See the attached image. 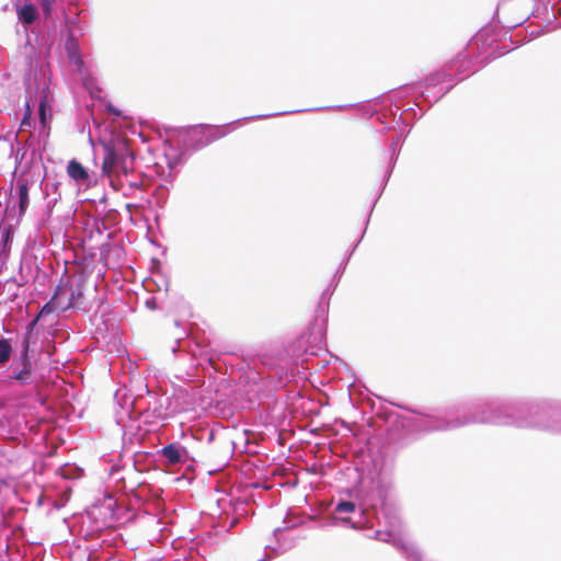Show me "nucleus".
I'll use <instances>...</instances> for the list:
<instances>
[{"instance_id":"f8f14e48","label":"nucleus","mask_w":561,"mask_h":561,"mask_svg":"<svg viewBox=\"0 0 561 561\" xmlns=\"http://www.w3.org/2000/svg\"><path fill=\"white\" fill-rule=\"evenodd\" d=\"M230 125L231 123L221 126H193L187 131L186 142L192 149L199 150L209 144L222 138L228 133Z\"/></svg>"},{"instance_id":"aec40b11","label":"nucleus","mask_w":561,"mask_h":561,"mask_svg":"<svg viewBox=\"0 0 561 561\" xmlns=\"http://www.w3.org/2000/svg\"><path fill=\"white\" fill-rule=\"evenodd\" d=\"M58 186L55 183H45L44 184V193L46 198V211L48 215L51 214L53 208L57 204L60 198V194L57 192Z\"/></svg>"},{"instance_id":"b1692460","label":"nucleus","mask_w":561,"mask_h":561,"mask_svg":"<svg viewBox=\"0 0 561 561\" xmlns=\"http://www.w3.org/2000/svg\"><path fill=\"white\" fill-rule=\"evenodd\" d=\"M69 289H70V297L68 299V301L61 306V310L62 311H66L70 308H73L77 306L78 301L83 297V289L80 285H77L75 288L72 287V285L70 284L69 285Z\"/></svg>"},{"instance_id":"473e14b6","label":"nucleus","mask_w":561,"mask_h":561,"mask_svg":"<svg viewBox=\"0 0 561 561\" xmlns=\"http://www.w3.org/2000/svg\"><path fill=\"white\" fill-rule=\"evenodd\" d=\"M107 110H108L110 113H113L115 115L119 114V111L116 110L113 105H108Z\"/></svg>"},{"instance_id":"f257e3e1","label":"nucleus","mask_w":561,"mask_h":561,"mask_svg":"<svg viewBox=\"0 0 561 561\" xmlns=\"http://www.w3.org/2000/svg\"><path fill=\"white\" fill-rule=\"evenodd\" d=\"M454 85L453 75L444 70L428 76L423 82L405 84L381 101L379 110L376 111L377 119L385 126L383 129H392L394 124L398 125L400 123L407 126L410 119L414 121L422 117L424 111L420 102H414L421 111L419 115L414 107H408L398 116V112L401 108L397 104L399 101L403 98L412 96L415 101L422 99L423 102L431 105L437 102Z\"/></svg>"},{"instance_id":"a878e982","label":"nucleus","mask_w":561,"mask_h":561,"mask_svg":"<svg viewBox=\"0 0 561 561\" xmlns=\"http://www.w3.org/2000/svg\"><path fill=\"white\" fill-rule=\"evenodd\" d=\"M12 351L10 339L0 337V365H4L10 360Z\"/></svg>"},{"instance_id":"20e7f679","label":"nucleus","mask_w":561,"mask_h":561,"mask_svg":"<svg viewBox=\"0 0 561 561\" xmlns=\"http://www.w3.org/2000/svg\"><path fill=\"white\" fill-rule=\"evenodd\" d=\"M314 354L307 348L306 337L300 336L284 350L260 354L257 360L262 368L259 374L266 375L274 387H283L300 374V369L308 368L309 356Z\"/></svg>"},{"instance_id":"393cba45","label":"nucleus","mask_w":561,"mask_h":561,"mask_svg":"<svg viewBox=\"0 0 561 561\" xmlns=\"http://www.w3.org/2000/svg\"><path fill=\"white\" fill-rule=\"evenodd\" d=\"M174 394L178 399H183V404L187 407L192 405L195 401L194 387H192L191 385L179 388L178 390H175Z\"/></svg>"},{"instance_id":"f704fd0d","label":"nucleus","mask_w":561,"mask_h":561,"mask_svg":"<svg viewBox=\"0 0 561 561\" xmlns=\"http://www.w3.org/2000/svg\"><path fill=\"white\" fill-rule=\"evenodd\" d=\"M146 305H147V307H149V308H153V301H152V300H147V301H146Z\"/></svg>"},{"instance_id":"6e6552de","label":"nucleus","mask_w":561,"mask_h":561,"mask_svg":"<svg viewBox=\"0 0 561 561\" xmlns=\"http://www.w3.org/2000/svg\"><path fill=\"white\" fill-rule=\"evenodd\" d=\"M518 419H523L526 424L517 425V428H536L561 434V401H520Z\"/></svg>"},{"instance_id":"423d86ee","label":"nucleus","mask_w":561,"mask_h":561,"mask_svg":"<svg viewBox=\"0 0 561 561\" xmlns=\"http://www.w3.org/2000/svg\"><path fill=\"white\" fill-rule=\"evenodd\" d=\"M494 42L495 38L489 35L488 30L479 31L471 38L467 51L459 54L457 58L449 64L446 70L453 75L455 84L476 72L478 70L476 64L479 62L481 67L492 59L504 56L511 50L506 45L492 48Z\"/></svg>"},{"instance_id":"a211bd4d","label":"nucleus","mask_w":561,"mask_h":561,"mask_svg":"<svg viewBox=\"0 0 561 561\" xmlns=\"http://www.w3.org/2000/svg\"><path fill=\"white\" fill-rule=\"evenodd\" d=\"M67 173L78 184L88 185L91 182V176L88 172V169L76 159L69 161L67 165Z\"/></svg>"},{"instance_id":"412c9836","label":"nucleus","mask_w":561,"mask_h":561,"mask_svg":"<svg viewBox=\"0 0 561 561\" xmlns=\"http://www.w3.org/2000/svg\"><path fill=\"white\" fill-rule=\"evenodd\" d=\"M58 306H62L60 305L57 300L50 298L41 309L38 316L33 320L31 321L28 324H27V328L26 330L28 332H32L34 327L36 325L38 319L43 316H47L49 313H51Z\"/></svg>"},{"instance_id":"c9c22d12","label":"nucleus","mask_w":561,"mask_h":561,"mask_svg":"<svg viewBox=\"0 0 561 561\" xmlns=\"http://www.w3.org/2000/svg\"><path fill=\"white\" fill-rule=\"evenodd\" d=\"M344 107H346V105H339V106H336V108H344Z\"/></svg>"},{"instance_id":"6ab92c4d","label":"nucleus","mask_w":561,"mask_h":561,"mask_svg":"<svg viewBox=\"0 0 561 561\" xmlns=\"http://www.w3.org/2000/svg\"><path fill=\"white\" fill-rule=\"evenodd\" d=\"M402 142H403L402 133H400L399 135L393 136L391 138V142L389 145V150H388L389 163H388V169L386 171V179H389L392 173V170L394 168V164L397 162L398 156L401 150Z\"/></svg>"},{"instance_id":"2eb2a0df","label":"nucleus","mask_w":561,"mask_h":561,"mask_svg":"<svg viewBox=\"0 0 561 561\" xmlns=\"http://www.w3.org/2000/svg\"><path fill=\"white\" fill-rule=\"evenodd\" d=\"M365 231H366V228L362 232L360 238L354 244V247H353L352 251L350 252V254L341 263L340 268L335 273L331 284L323 290V293H322V295L320 297L319 306H323V305H325L327 307L329 306V300H330V298H331V296H332V294H333V291H334V289H335V287L337 285L339 278L341 277V274L345 270V266H346V264H347V262L350 260V256L352 255V253L354 252V250L357 248L358 243L363 239V237L365 234Z\"/></svg>"},{"instance_id":"7ed1b4c3","label":"nucleus","mask_w":561,"mask_h":561,"mask_svg":"<svg viewBox=\"0 0 561 561\" xmlns=\"http://www.w3.org/2000/svg\"><path fill=\"white\" fill-rule=\"evenodd\" d=\"M393 488L390 479L380 478L376 484V494L379 501V508L376 503L368 504L378 529L374 538L391 543L400 550L408 561H422V556L414 543L405 539L402 531V522L398 510L387 502L388 495Z\"/></svg>"},{"instance_id":"39448f33","label":"nucleus","mask_w":561,"mask_h":561,"mask_svg":"<svg viewBox=\"0 0 561 561\" xmlns=\"http://www.w3.org/2000/svg\"><path fill=\"white\" fill-rule=\"evenodd\" d=\"M492 398H479L456 407L444 415H424L416 426L424 432L450 431L471 424L491 425Z\"/></svg>"},{"instance_id":"7c9ffc66","label":"nucleus","mask_w":561,"mask_h":561,"mask_svg":"<svg viewBox=\"0 0 561 561\" xmlns=\"http://www.w3.org/2000/svg\"><path fill=\"white\" fill-rule=\"evenodd\" d=\"M302 111H304V110L285 111V112H279V113H275V114H264V115H255V116H251V117H244L243 119H244V121H249V119H262V118H268V117L278 116V115H286V114H291V113H299V112H302Z\"/></svg>"},{"instance_id":"9b49d317","label":"nucleus","mask_w":561,"mask_h":561,"mask_svg":"<svg viewBox=\"0 0 561 561\" xmlns=\"http://www.w3.org/2000/svg\"><path fill=\"white\" fill-rule=\"evenodd\" d=\"M520 411V401L504 400L492 398L491 425L512 426L526 424L523 419H518Z\"/></svg>"},{"instance_id":"c85d7f7f","label":"nucleus","mask_w":561,"mask_h":561,"mask_svg":"<svg viewBox=\"0 0 561 561\" xmlns=\"http://www.w3.org/2000/svg\"><path fill=\"white\" fill-rule=\"evenodd\" d=\"M57 0H38L43 15L45 20H48L53 15V5Z\"/></svg>"},{"instance_id":"f03ea898","label":"nucleus","mask_w":561,"mask_h":561,"mask_svg":"<svg viewBox=\"0 0 561 561\" xmlns=\"http://www.w3.org/2000/svg\"><path fill=\"white\" fill-rule=\"evenodd\" d=\"M27 69L24 77L25 112L20 125V131L34 126L33 107L38 106V141L46 145L50 131L51 107L54 96L50 91V71L48 65L36 57L35 53L26 58Z\"/></svg>"},{"instance_id":"f3484780","label":"nucleus","mask_w":561,"mask_h":561,"mask_svg":"<svg viewBox=\"0 0 561 561\" xmlns=\"http://www.w3.org/2000/svg\"><path fill=\"white\" fill-rule=\"evenodd\" d=\"M30 185L26 179H20L15 187V196L18 198L19 217L22 218L30 205Z\"/></svg>"},{"instance_id":"dca6fc26","label":"nucleus","mask_w":561,"mask_h":561,"mask_svg":"<svg viewBox=\"0 0 561 561\" xmlns=\"http://www.w3.org/2000/svg\"><path fill=\"white\" fill-rule=\"evenodd\" d=\"M19 22L27 30L39 19V12L35 4L25 3L23 5L14 4Z\"/></svg>"},{"instance_id":"9d476101","label":"nucleus","mask_w":561,"mask_h":561,"mask_svg":"<svg viewBox=\"0 0 561 561\" xmlns=\"http://www.w3.org/2000/svg\"><path fill=\"white\" fill-rule=\"evenodd\" d=\"M334 512L337 514H352V516H330L320 524V527L341 525L353 529H362L374 528L377 525L366 502L342 499L335 504Z\"/></svg>"},{"instance_id":"ddd939ff","label":"nucleus","mask_w":561,"mask_h":561,"mask_svg":"<svg viewBox=\"0 0 561 561\" xmlns=\"http://www.w3.org/2000/svg\"><path fill=\"white\" fill-rule=\"evenodd\" d=\"M158 461L170 468L191 467L194 458L185 446L179 442H172L157 450Z\"/></svg>"},{"instance_id":"2f4dec72","label":"nucleus","mask_w":561,"mask_h":561,"mask_svg":"<svg viewBox=\"0 0 561 561\" xmlns=\"http://www.w3.org/2000/svg\"><path fill=\"white\" fill-rule=\"evenodd\" d=\"M296 524H291V525H287L285 526L284 528L282 527H277L273 530V536L278 540V535L284 530V529H287V528H291V527H295Z\"/></svg>"},{"instance_id":"1a4fd4ad","label":"nucleus","mask_w":561,"mask_h":561,"mask_svg":"<svg viewBox=\"0 0 561 561\" xmlns=\"http://www.w3.org/2000/svg\"><path fill=\"white\" fill-rule=\"evenodd\" d=\"M145 388L147 393L145 397H135L129 407H122V411L117 412L116 421L118 424L124 423L125 416L129 420L142 417L145 423H154L169 417V398L150 391L148 386Z\"/></svg>"},{"instance_id":"5701e85b","label":"nucleus","mask_w":561,"mask_h":561,"mask_svg":"<svg viewBox=\"0 0 561 561\" xmlns=\"http://www.w3.org/2000/svg\"><path fill=\"white\" fill-rule=\"evenodd\" d=\"M32 332H28L26 330V334L24 335L23 340H22V350H21V354H20V362H21V366L24 367V368H32V362H31V358H30V334Z\"/></svg>"},{"instance_id":"bb28decb","label":"nucleus","mask_w":561,"mask_h":561,"mask_svg":"<svg viewBox=\"0 0 561 561\" xmlns=\"http://www.w3.org/2000/svg\"><path fill=\"white\" fill-rule=\"evenodd\" d=\"M13 239V231L10 227L0 231V247L2 251H8Z\"/></svg>"},{"instance_id":"c756f323","label":"nucleus","mask_w":561,"mask_h":561,"mask_svg":"<svg viewBox=\"0 0 561 561\" xmlns=\"http://www.w3.org/2000/svg\"><path fill=\"white\" fill-rule=\"evenodd\" d=\"M69 285H70L69 280H67L66 283L60 282L57 285L51 298L57 300L61 305V296L67 293Z\"/></svg>"},{"instance_id":"cd10ccee","label":"nucleus","mask_w":561,"mask_h":561,"mask_svg":"<svg viewBox=\"0 0 561 561\" xmlns=\"http://www.w3.org/2000/svg\"><path fill=\"white\" fill-rule=\"evenodd\" d=\"M32 368L22 367L19 371L11 376V379L19 381L21 385H26L31 381Z\"/></svg>"},{"instance_id":"72a5a7b5","label":"nucleus","mask_w":561,"mask_h":561,"mask_svg":"<svg viewBox=\"0 0 561 561\" xmlns=\"http://www.w3.org/2000/svg\"><path fill=\"white\" fill-rule=\"evenodd\" d=\"M214 438H215V433H214V431H210V432L208 433V438H207V440H208V442H213V440H214Z\"/></svg>"},{"instance_id":"4be33fe9","label":"nucleus","mask_w":561,"mask_h":561,"mask_svg":"<svg viewBox=\"0 0 561 561\" xmlns=\"http://www.w3.org/2000/svg\"><path fill=\"white\" fill-rule=\"evenodd\" d=\"M175 327L178 329H181V333L175 335V345L172 346V353L175 354L176 352H183L186 348V345L190 343L187 337V331L184 328H181L180 321H175Z\"/></svg>"},{"instance_id":"e433bc0d","label":"nucleus","mask_w":561,"mask_h":561,"mask_svg":"<svg viewBox=\"0 0 561 561\" xmlns=\"http://www.w3.org/2000/svg\"><path fill=\"white\" fill-rule=\"evenodd\" d=\"M389 179L385 178V182H387ZM382 186H386V183H382Z\"/></svg>"},{"instance_id":"4468645a","label":"nucleus","mask_w":561,"mask_h":561,"mask_svg":"<svg viewBox=\"0 0 561 561\" xmlns=\"http://www.w3.org/2000/svg\"><path fill=\"white\" fill-rule=\"evenodd\" d=\"M66 25L68 27V35L65 43V49L69 61L76 65L78 68L83 66V60L81 58V50L78 41L79 35H83L87 26L81 23L77 18L66 20Z\"/></svg>"},{"instance_id":"0eeeda50","label":"nucleus","mask_w":561,"mask_h":561,"mask_svg":"<svg viewBox=\"0 0 561 561\" xmlns=\"http://www.w3.org/2000/svg\"><path fill=\"white\" fill-rule=\"evenodd\" d=\"M104 149L102 173L108 179L110 185L125 196L142 191V175L130 171L133 158L111 146H105Z\"/></svg>"}]
</instances>
